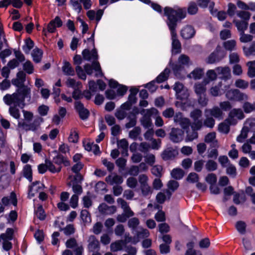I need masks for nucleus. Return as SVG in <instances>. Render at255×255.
Here are the masks:
<instances>
[{"instance_id":"nucleus-54","label":"nucleus","mask_w":255,"mask_h":255,"mask_svg":"<svg viewBox=\"0 0 255 255\" xmlns=\"http://www.w3.org/2000/svg\"><path fill=\"white\" fill-rule=\"evenodd\" d=\"M140 189L143 196H146L152 193V189L148 184L142 185L140 186Z\"/></svg>"},{"instance_id":"nucleus-20","label":"nucleus","mask_w":255,"mask_h":255,"mask_svg":"<svg viewBox=\"0 0 255 255\" xmlns=\"http://www.w3.org/2000/svg\"><path fill=\"white\" fill-rule=\"evenodd\" d=\"M219 75H221V78L223 79H229L231 76V70L228 67H217L215 69Z\"/></svg>"},{"instance_id":"nucleus-26","label":"nucleus","mask_w":255,"mask_h":255,"mask_svg":"<svg viewBox=\"0 0 255 255\" xmlns=\"http://www.w3.org/2000/svg\"><path fill=\"white\" fill-rule=\"evenodd\" d=\"M217 71L215 70H209L206 73V78L204 80L205 84H209L210 82L215 80L217 78Z\"/></svg>"},{"instance_id":"nucleus-24","label":"nucleus","mask_w":255,"mask_h":255,"mask_svg":"<svg viewBox=\"0 0 255 255\" xmlns=\"http://www.w3.org/2000/svg\"><path fill=\"white\" fill-rule=\"evenodd\" d=\"M205 141L210 143L213 147L218 146V142L216 139V133L214 132H210L205 137Z\"/></svg>"},{"instance_id":"nucleus-4","label":"nucleus","mask_w":255,"mask_h":255,"mask_svg":"<svg viewBox=\"0 0 255 255\" xmlns=\"http://www.w3.org/2000/svg\"><path fill=\"white\" fill-rule=\"evenodd\" d=\"M140 114L143 115L141 119V125L145 128H149L152 126V122L150 119L151 116L158 114V111L155 108L147 110H142Z\"/></svg>"},{"instance_id":"nucleus-56","label":"nucleus","mask_w":255,"mask_h":255,"mask_svg":"<svg viewBox=\"0 0 255 255\" xmlns=\"http://www.w3.org/2000/svg\"><path fill=\"white\" fill-rule=\"evenodd\" d=\"M238 91V89H233L229 90L226 93V98L230 100L235 101L236 98V95Z\"/></svg>"},{"instance_id":"nucleus-57","label":"nucleus","mask_w":255,"mask_h":255,"mask_svg":"<svg viewBox=\"0 0 255 255\" xmlns=\"http://www.w3.org/2000/svg\"><path fill=\"white\" fill-rule=\"evenodd\" d=\"M69 185H73L72 189L73 192L75 193V194L79 195L82 193V188L81 186L78 184H75V183H71L69 182L68 183Z\"/></svg>"},{"instance_id":"nucleus-21","label":"nucleus","mask_w":255,"mask_h":255,"mask_svg":"<svg viewBox=\"0 0 255 255\" xmlns=\"http://www.w3.org/2000/svg\"><path fill=\"white\" fill-rule=\"evenodd\" d=\"M214 5L213 2H211L210 6L209 9L211 14L216 17H217L219 20L222 21L225 19L226 18V13L224 11H218L217 9H214L213 6Z\"/></svg>"},{"instance_id":"nucleus-1","label":"nucleus","mask_w":255,"mask_h":255,"mask_svg":"<svg viewBox=\"0 0 255 255\" xmlns=\"http://www.w3.org/2000/svg\"><path fill=\"white\" fill-rule=\"evenodd\" d=\"M30 89L26 86L19 87L16 92L12 94H7L3 97V101L7 106H18L23 108L24 105L25 99L27 101L30 100Z\"/></svg>"},{"instance_id":"nucleus-27","label":"nucleus","mask_w":255,"mask_h":255,"mask_svg":"<svg viewBox=\"0 0 255 255\" xmlns=\"http://www.w3.org/2000/svg\"><path fill=\"white\" fill-rule=\"evenodd\" d=\"M171 193L168 190H166L164 192H159L157 194L156 197V200L157 202L159 204H162L164 203L166 199V196H168V198L170 197Z\"/></svg>"},{"instance_id":"nucleus-9","label":"nucleus","mask_w":255,"mask_h":255,"mask_svg":"<svg viewBox=\"0 0 255 255\" xmlns=\"http://www.w3.org/2000/svg\"><path fill=\"white\" fill-rule=\"evenodd\" d=\"M44 187V184L40 181L33 182L29 186L28 194V197L31 198L34 197L36 193L42 191Z\"/></svg>"},{"instance_id":"nucleus-31","label":"nucleus","mask_w":255,"mask_h":255,"mask_svg":"<svg viewBox=\"0 0 255 255\" xmlns=\"http://www.w3.org/2000/svg\"><path fill=\"white\" fill-rule=\"evenodd\" d=\"M244 126L250 131L255 130V118H252L247 119Z\"/></svg>"},{"instance_id":"nucleus-51","label":"nucleus","mask_w":255,"mask_h":255,"mask_svg":"<svg viewBox=\"0 0 255 255\" xmlns=\"http://www.w3.org/2000/svg\"><path fill=\"white\" fill-rule=\"evenodd\" d=\"M243 50L245 54L247 56L254 54L255 52V41L252 44L250 47H244Z\"/></svg>"},{"instance_id":"nucleus-23","label":"nucleus","mask_w":255,"mask_h":255,"mask_svg":"<svg viewBox=\"0 0 255 255\" xmlns=\"http://www.w3.org/2000/svg\"><path fill=\"white\" fill-rule=\"evenodd\" d=\"M208 84H205L203 80L202 82H198L195 84L194 86V91L197 95L206 94V86Z\"/></svg>"},{"instance_id":"nucleus-37","label":"nucleus","mask_w":255,"mask_h":255,"mask_svg":"<svg viewBox=\"0 0 255 255\" xmlns=\"http://www.w3.org/2000/svg\"><path fill=\"white\" fill-rule=\"evenodd\" d=\"M247 65L248 66V76L251 78L255 77V61H250Z\"/></svg>"},{"instance_id":"nucleus-36","label":"nucleus","mask_w":255,"mask_h":255,"mask_svg":"<svg viewBox=\"0 0 255 255\" xmlns=\"http://www.w3.org/2000/svg\"><path fill=\"white\" fill-rule=\"evenodd\" d=\"M169 73V69L167 68H165L163 72L160 73V74L156 78V81L158 83H161L165 81L167 79Z\"/></svg>"},{"instance_id":"nucleus-64","label":"nucleus","mask_w":255,"mask_h":255,"mask_svg":"<svg viewBox=\"0 0 255 255\" xmlns=\"http://www.w3.org/2000/svg\"><path fill=\"white\" fill-rule=\"evenodd\" d=\"M197 11L198 7L196 4L194 2H190L188 7V12L190 14H194L197 13Z\"/></svg>"},{"instance_id":"nucleus-40","label":"nucleus","mask_w":255,"mask_h":255,"mask_svg":"<svg viewBox=\"0 0 255 255\" xmlns=\"http://www.w3.org/2000/svg\"><path fill=\"white\" fill-rule=\"evenodd\" d=\"M243 108L246 113H250L255 111V102L253 104L248 102H245L243 106Z\"/></svg>"},{"instance_id":"nucleus-17","label":"nucleus","mask_w":255,"mask_h":255,"mask_svg":"<svg viewBox=\"0 0 255 255\" xmlns=\"http://www.w3.org/2000/svg\"><path fill=\"white\" fill-rule=\"evenodd\" d=\"M84 146L86 150L92 151L95 154H98L100 153L99 145L95 144L93 142L85 141L84 142Z\"/></svg>"},{"instance_id":"nucleus-11","label":"nucleus","mask_w":255,"mask_h":255,"mask_svg":"<svg viewBox=\"0 0 255 255\" xmlns=\"http://www.w3.org/2000/svg\"><path fill=\"white\" fill-rule=\"evenodd\" d=\"M184 132L182 130L173 128L170 133V139L174 142H179L182 140Z\"/></svg>"},{"instance_id":"nucleus-30","label":"nucleus","mask_w":255,"mask_h":255,"mask_svg":"<svg viewBox=\"0 0 255 255\" xmlns=\"http://www.w3.org/2000/svg\"><path fill=\"white\" fill-rule=\"evenodd\" d=\"M222 87V83L220 82L217 85L213 86L210 89V94L214 97H217L222 94L221 92V88Z\"/></svg>"},{"instance_id":"nucleus-45","label":"nucleus","mask_w":255,"mask_h":255,"mask_svg":"<svg viewBox=\"0 0 255 255\" xmlns=\"http://www.w3.org/2000/svg\"><path fill=\"white\" fill-rule=\"evenodd\" d=\"M236 46V42L234 40H230L224 42V46L225 48L229 51L235 49Z\"/></svg>"},{"instance_id":"nucleus-48","label":"nucleus","mask_w":255,"mask_h":255,"mask_svg":"<svg viewBox=\"0 0 255 255\" xmlns=\"http://www.w3.org/2000/svg\"><path fill=\"white\" fill-rule=\"evenodd\" d=\"M79 139V136L77 131L75 129H71L68 140L69 142L76 143Z\"/></svg>"},{"instance_id":"nucleus-18","label":"nucleus","mask_w":255,"mask_h":255,"mask_svg":"<svg viewBox=\"0 0 255 255\" xmlns=\"http://www.w3.org/2000/svg\"><path fill=\"white\" fill-rule=\"evenodd\" d=\"M195 34L194 28L191 26H186L181 31V35L184 39L192 38Z\"/></svg>"},{"instance_id":"nucleus-50","label":"nucleus","mask_w":255,"mask_h":255,"mask_svg":"<svg viewBox=\"0 0 255 255\" xmlns=\"http://www.w3.org/2000/svg\"><path fill=\"white\" fill-rule=\"evenodd\" d=\"M236 25L237 27L238 30L241 32H244V31L247 29L248 27V22L245 21H236Z\"/></svg>"},{"instance_id":"nucleus-43","label":"nucleus","mask_w":255,"mask_h":255,"mask_svg":"<svg viewBox=\"0 0 255 255\" xmlns=\"http://www.w3.org/2000/svg\"><path fill=\"white\" fill-rule=\"evenodd\" d=\"M13 230L10 228L7 229L4 234L1 235L0 237V240L10 241L12 239Z\"/></svg>"},{"instance_id":"nucleus-62","label":"nucleus","mask_w":255,"mask_h":255,"mask_svg":"<svg viewBox=\"0 0 255 255\" xmlns=\"http://www.w3.org/2000/svg\"><path fill=\"white\" fill-rule=\"evenodd\" d=\"M253 39V36L244 33V32H241L240 33V41L243 43H246L251 41Z\"/></svg>"},{"instance_id":"nucleus-10","label":"nucleus","mask_w":255,"mask_h":255,"mask_svg":"<svg viewBox=\"0 0 255 255\" xmlns=\"http://www.w3.org/2000/svg\"><path fill=\"white\" fill-rule=\"evenodd\" d=\"M171 32V39H172V53L177 54L180 52L181 44L179 41L176 38V33L175 29L169 28Z\"/></svg>"},{"instance_id":"nucleus-49","label":"nucleus","mask_w":255,"mask_h":255,"mask_svg":"<svg viewBox=\"0 0 255 255\" xmlns=\"http://www.w3.org/2000/svg\"><path fill=\"white\" fill-rule=\"evenodd\" d=\"M139 224L138 219L136 218H132L129 220L128 222V226L130 228H131L133 231L137 230V227Z\"/></svg>"},{"instance_id":"nucleus-35","label":"nucleus","mask_w":255,"mask_h":255,"mask_svg":"<svg viewBox=\"0 0 255 255\" xmlns=\"http://www.w3.org/2000/svg\"><path fill=\"white\" fill-rule=\"evenodd\" d=\"M230 123L227 119L224 122L221 123L218 127L219 130L223 133H227L230 130Z\"/></svg>"},{"instance_id":"nucleus-46","label":"nucleus","mask_w":255,"mask_h":255,"mask_svg":"<svg viewBox=\"0 0 255 255\" xmlns=\"http://www.w3.org/2000/svg\"><path fill=\"white\" fill-rule=\"evenodd\" d=\"M197 96L198 102L201 106L205 107L208 105L209 100L206 94L197 95Z\"/></svg>"},{"instance_id":"nucleus-28","label":"nucleus","mask_w":255,"mask_h":255,"mask_svg":"<svg viewBox=\"0 0 255 255\" xmlns=\"http://www.w3.org/2000/svg\"><path fill=\"white\" fill-rule=\"evenodd\" d=\"M62 71L66 75L73 76L75 74V71L71 64L67 61L64 62L63 66H62Z\"/></svg>"},{"instance_id":"nucleus-47","label":"nucleus","mask_w":255,"mask_h":255,"mask_svg":"<svg viewBox=\"0 0 255 255\" xmlns=\"http://www.w3.org/2000/svg\"><path fill=\"white\" fill-rule=\"evenodd\" d=\"M81 3V0H70V4L72 5L73 8L78 13L81 12L82 8Z\"/></svg>"},{"instance_id":"nucleus-14","label":"nucleus","mask_w":255,"mask_h":255,"mask_svg":"<svg viewBox=\"0 0 255 255\" xmlns=\"http://www.w3.org/2000/svg\"><path fill=\"white\" fill-rule=\"evenodd\" d=\"M177 150L172 148H167L165 149L161 154V157L164 160H167L174 158L178 155Z\"/></svg>"},{"instance_id":"nucleus-60","label":"nucleus","mask_w":255,"mask_h":255,"mask_svg":"<svg viewBox=\"0 0 255 255\" xmlns=\"http://www.w3.org/2000/svg\"><path fill=\"white\" fill-rule=\"evenodd\" d=\"M189 95V93L187 88L185 89H183L182 90L180 91V92H179L177 95L176 97L177 99H180V100H184L187 99Z\"/></svg>"},{"instance_id":"nucleus-59","label":"nucleus","mask_w":255,"mask_h":255,"mask_svg":"<svg viewBox=\"0 0 255 255\" xmlns=\"http://www.w3.org/2000/svg\"><path fill=\"white\" fill-rule=\"evenodd\" d=\"M23 68L28 74H31L33 72V65L29 61H27L23 64Z\"/></svg>"},{"instance_id":"nucleus-15","label":"nucleus","mask_w":255,"mask_h":255,"mask_svg":"<svg viewBox=\"0 0 255 255\" xmlns=\"http://www.w3.org/2000/svg\"><path fill=\"white\" fill-rule=\"evenodd\" d=\"M205 112V113H209L212 116L219 120H221L223 118V112L222 110L217 106L214 107L211 109H206Z\"/></svg>"},{"instance_id":"nucleus-2","label":"nucleus","mask_w":255,"mask_h":255,"mask_svg":"<svg viewBox=\"0 0 255 255\" xmlns=\"http://www.w3.org/2000/svg\"><path fill=\"white\" fill-rule=\"evenodd\" d=\"M164 15L167 17V24L169 28L175 29L178 19H183L185 17L186 9L166 7L164 8Z\"/></svg>"},{"instance_id":"nucleus-8","label":"nucleus","mask_w":255,"mask_h":255,"mask_svg":"<svg viewBox=\"0 0 255 255\" xmlns=\"http://www.w3.org/2000/svg\"><path fill=\"white\" fill-rule=\"evenodd\" d=\"M202 116V111L199 109L194 110L190 114L191 117L194 120L191 128L194 129H200L202 127V122L199 119Z\"/></svg>"},{"instance_id":"nucleus-34","label":"nucleus","mask_w":255,"mask_h":255,"mask_svg":"<svg viewBox=\"0 0 255 255\" xmlns=\"http://www.w3.org/2000/svg\"><path fill=\"white\" fill-rule=\"evenodd\" d=\"M34 43L30 38H27L25 41V44L23 46V50L26 54H28L30 50L33 47Z\"/></svg>"},{"instance_id":"nucleus-6","label":"nucleus","mask_w":255,"mask_h":255,"mask_svg":"<svg viewBox=\"0 0 255 255\" xmlns=\"http://www.w3.org/2000/svg\"><path fill=\"white\" fill-rule=\"evenodd\" d=\"M226 55V52L222 48L218 46L215 51L211 53L206 59V62L208 64H213L220 61Z\"/></svg>"},{"instance_id":"nucleus-16","label":"nucleus","mask_w":255,"mask_h":255,"mask_svg":"<svg viewBox=\"0 0 255 255\" xmlns=\"http://www.w3.org/2000/svg\"><path fill=\"white\" fill-rule=\"evenodd\" d=\"M106 181L110 185L120 184L123 183V177L117 174H111L106 178Z\"/></svg>"},{"instance_id":"nucleus-42","label":"nucleus","mask_w":255,"mask_h":255,"mask_svg":"<svg viewBox=\"0 0 255 255\" xmlns=\"http://www.w3.org/2000/svg\"><path fill=\"white\" fill-rule=\"evenodd\" d=\"M16 106H10L9 108V113L11 116L16 119H19L20 116L19 110Z\"/></svg>"},{"instance_id":"nucleus-53","label":"nucleus","mask_w":255,"mask_h":255,"mask_svg":"<svg viewBox=\"0 0 255 255\" xmlns=\"http://www.w3.org/2000/svg\"><path fill=\"white\" fill-rule=\"evenodd\" d=\"M66 85L73 89H79L81 87V83L77 82L74 79L72 78L68 79L66 81Z\"/></svg>"},{"instance_id":"nucleus-19","label":"nucleus","mask_w":255,"mask_h":255,"mask_svg":"<svg viewBox=\"0 0 255 255\" xmlns=\"http://www.w3.org/2000/svg\"><path fill=\"white\" fill-rule=\"evenodd\" d=\"M88 249L90 252H94L99 248V242L94 236H91L88 239Z\"/></svg>"},{"instance_id":"nucleus-7","label":"nucleus","mask_w":255,"mask_h":255,"mask_svg":"<svg viewBox=\"0 0 255 255\" xmlns=\"http://www.w3.org/2000/svg\"><path fill=\"white\" fill-rule=\"evenodd\" d=\"M245 118L243 112L240 109H234L229 113L227 121L230 125H236L237 123V120H242Z\"/></svg>"},{"instance_id":"nucleus-55","label":"nucleus","mask_w":255,"mask_h":255,"mask_svg":"<svg viewBox=\"0 0 255 255\" xmlns=\"http://www.w3.org/2000/svg\"><path fill=\"white\" fill-rule=\"evenodd\" d=\"M235 85L239 88L245 89L248 87L249 83L244 80L238 79L236 81Z\"/></svg>"},{"instance_id":"nucleus-39","label":"nucleus","mask_w":255,"mask_h":255,"mask_svg":"<svg viewBox=\"0 0 255 255\" xmlns=\"http://www.w3.org/2000/svg\"><path fill=\"white\" fill-rule=\"evenodd\" d=\"M184 174V171L180 168H175L171 172V176L176 179H181Z\"/></svg>"},{"instance_id":"nucleus-63","label":"nucleus","mask_w":255,"mask_h":255,"mask_svg":"<svg viewBox=\"0 0 255 255\" xmlns=\"http://www.w3.org/2000/svg\"><path fill=\"white\" fill-rule=\"evenodd\" d=\"M249 99L248 96L244 93L240 92L239 90L237 93L235 101H247Z\"/></svg>"},{"instance_id":"nucleus-5","label":"nucleus","mask_w":255,"mask_h":255,"mask_svg":"<svg viewBox=\"0 0 255 255\" xmlns=\"http://www.w3.org/2000/svg\"><path fill=\"white\" fill-rule=\"evenodd\" d=\"M190 63L189 58L185 55H181L178 59L177 63L173 65L172 70L175 75L178 76V74L183 69L185 66L188 65Z\"/></svg>"},{"instance_id":"nucleus-41","label":"nucleus","mask_w":255,"mask_h":255,"mask_svg":"<svg viewBox=\"0 0 255 255\" xmlns=\"http://www.w3.org/2000/svg\"><path fill=\"white\" fill-rule=\"evenodd\" d=\"M249 131L250 130L248 128H245V126H244L241 130V133L237 138V140L239 142H243L244 140L247 137L248 133Z\"/></svg>"},{"instance_id":"nucleus-61","label":"nucleus","mask_w":255,"mask_h":255,"mask_svg":"<svg viewBox=\"0 0 255 255\" xmlns=\"http://www.w3.org/2000/svg\"><path fill=\"white\" fill-rule=\"evenodd\" d=\"M205 180L210 185L215 184L217 182V176L214 173L208 174L206 177Z\"/></svg>"},{"instance_id":"nucleus-44","label":"nucleus","mask_w":255,"mask_h":255,"mask_svg":"<svg viewBox=\"0 0 255 255\" xmlns=\"http://www.w3.org/2000/svg\"><path fill=\"white\" fill-rule=\"evenodd\" d=\"M205 168L208 171H215L217 168V163L212 160H209L205 164Z\"/></svg>"},{"instance_id":"nucleus-52","label":"nucleus","mask_w":255,"mask_h":255,"mask_svg":"<svg viewBox=\"0 0 255 255\" xmlns=\"http://www.w3.org/2000/svg\"><path fill=\"white\" fill-rule=\"evenodd\" d=\"M81 218L85 223H90L91 222L90 214L87 210H82L81 211Z\"/></svg>"},{"instance_id":"nucleus-12","label":"nucleus","mask_w":255,"mask_h":255,"mask_svg":"<svg viewBox=\"0 0 255 255\" xmlns=\"http://www.w3.org/2000/svg\"><path fill=\"white\" fill-rule=\"evenodd\" d=\"M99 211L104 215H112L114 214L117 210L115 206H108L105 203L101 204L98 207Z\"/></svg>"},{"instance_id":"nucleus-25","label":"nucleus","mask_w":255,"mask_h":255,"mask_svg":"<svg viewBox=\"0 0 255 255\" xmlns=\"http://www.w3.org/2000/svg\"><path fill=\"white\" fill-rule=\"evenodd\" d=\"M204 74V69L200 68H195L192 72L188 75V77L194 80L200 79Z\"/></svg>"},{"instance_id":"nucleus-22","label":"nucleus","mask_w":255,"mask_h":255,"mask_svg":"<svg viewBox=\"0 0 255 255\" xmlns=\"http://www.w3.org/2000/svg\"><path fill=\"white\" fill-rule=\"evenodd\" d=\"M118 147L121 150L122 154L124 156H128V143L127 139L123 138L119 140L117 142Z\"/></svg>"},{"instance_id":"nucleus-13","label":"nucleus","mask_w":255,"mask_h":255,"mask_svg":"<svg viewBox=\"0 0 255 255\" xmlns=\"http://www.w3.org/2000/svg\"><path fill=\"white\" fill-rule=\"evenodd\" d=\"M75 107L78 112L80 117L82 120L86 119L89 116V111L84 108L83 105L80 102L77 101L75 103Z\"/></svg>"},{"instance_id":"nucleus-38","label":"nucleus","mask_w":255,"mask_h":255,"mask_svg":"<svg viewBox=\"0 0 255 255\" xmlns=\"http://www.w3.org/2000/svg\"><path fill=\"white\" fill-rule=\"evenodd\" d=\"M135 234L136 235L138 238H144L147 237L149 236V233L148 231L146 229L137 228V230L135 232Z\"/></svg>"},{"instance_id":"nucleus-3","label":"nucleus","mask_w":255,"mask_h":255,"mask_svg":"<svg viewBox=\"0 0 255 255\" xmlns=\"http://www.w3.org/2000/svg\"><path fill=\"white\" fill-rule=\"evenodd\" d=\"M82 55L84 59L87 61H93L92 65L95 71L96 72V76H102L103 73L100 64L98 62L96 61L98 58V54L96 49H94L91 51H90L88 49H85L82 52Z\"/></svg>"},{"instance_id":"nucleus-58","label":"nucleus","mask_w":255,"mask_h":255,"mask_svg":"<svg viewBox=\"0 0 255 255\" xmlns=\"http://www.w3.org/2000/svg\"><path fill=\"white\" fill-rule=\"evenodd\" d=\"M141 132L140 128L139 127H135L129 133V136L132 139H135L140 134Z\"/></svg>"},{"instance_id":"nucleus-33","label":"nucleus","mask_w":255,"mask_h":255,"mask_svg":"<svg viewBox=\"0 0 255 255\" xmlns=\"http://www.w3.org/2000/svg\"><path fill=\"white\" fill-rule=\"evenodd\" d=\"M123 241H117L111 245V250L113 252H117L122 249L124 245Z\"/></svg>"},{"instance_id":"nucleus-29","label":"nucleus","mask_w":255,"mask_h":255,"mask_svg":"<svg viewBox=\"0 0 255 255\" xmlns=\"http://www.w3.org/2000/svg\"><path fill=\"white\" fill-rule=\"evenodd\" d=\"M31 56L33 61L36 63H38L41 61L42 56V51L40 49L35 48L33 50Z\"/></svg>"},{"instance_id":"nucleus-32","label":"nucleus","mask_w":255,"mask_h":255,"mask_svg":"<svg viewBox=\"0 0 255 255\" xmlns=\"http://www.w3.org/2000/svg\"><path fill=\"white\" fill-rule=\"evenodd\" d=\"M23 176L27 178L29 181H32V169L30 165L28 164L25 165L23 169Z\"/></svg>"}]
</instances>
